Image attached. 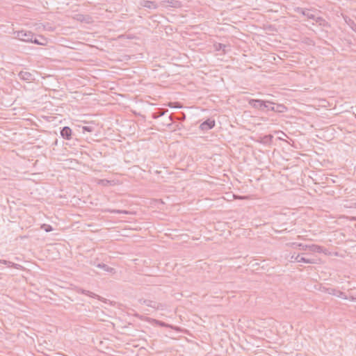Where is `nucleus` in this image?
<instances>
[{"label":"nucleus","mask_w":356,"mask_h":356,"mask_svg":"<svg viewBox=\"0 0 356 356\" xmlns=\"http://www.w3.org/2000/svg\"><path fill=\"white\" fill-rule=\"evenodd\" d=\"M293 246L295 248H298L300 250H309L314 252H318L321 253L323 250V248L322 246L312 244V245H305L303 243H293Z\"/></svg>","instance_id":"obj_1"},{"label":"nucleus","mask_w":356,"mask_h":356,"mask_svg":"<svg viewBox=\"0 0 356 356\" xmlns=\"http://www.w3.org/2000/svg\"><path fill=\"white\" fill-rule=\"evenodd\" d=\"M14 34L16 39L26 42H30L34 37V34L31 31L24 30L15 31Z\"/></svg>","instance_id":"obj_2"},{"label":"nucleus","mask_w":356,"mask_h":356,"mask_svg":"<svg viewBox=\"0 0 356 356\" xmlns=\"http://www.w3.org/2000/svg\"><path fill=\"white\" fill-rule=\"evenodd\" d=\"M303 254H305L304 253L297 254L296 253L293 254L291 257V261H296L298 263L302 262V263L311 264L316 263L315 259L306 258V257H303Z\"/></svg>","instance_id":"obj_3"},{"label":"nucleus","mask_w":356,"mask_h":356,"mask_svg":"<svg viewBox=\"0 0 356 356\" xmlns=\"http://www.w3.org/2000/svg\"><path fill=\"white\" fill-rule=\"evenodd\" d=\"M248 104L252 108L259 110L264 111L266 106V100L260 99H250L248 100Z\"/></svg>","instance_id":"obj_4"},{"label":"nucleus","mask_w":356,"mask_h":356,"mask_svg":"<svg viewBox=\"0 0 356 356\" xmlns=\"http://www.w3.org/2000/svg\"><path fill=\"white\" fill-rule=\"evenodd\" d=\"M325 291L330 295L335 296L344 300L348 299V296H346V293L344 292L339 291L337 289L327 288L325 289Z\"/></svg>","instance_id":"obj_5"},{"label":"nucleus","mask_w":356,"mask_h":356,"mask_svg":"<svg viewBox=\"0 0 356 356\" xmlns=\"http://www.w3.org/2000/svg\"><path fill=\"white\" fill-rule=\"evenodd\" d=\"M139 302L141 304H144L147 305V307H150L152 308L156 309H160L163 308V305L161 303H159L157 302L146 300V299H140Z\"/></svg>","instance_id":"obj_6"},{"label":"nucleus","mask_w":356,"mask_h":356,"mask_svg":"<svg viewBox=\"0 0 356 356\" xmlns=\"http://www.w3.org/2000/svg\"><path fill=\"white\" fill-rule=\"evenodd\" d=\"M18 76L20 79L27 82H31L35 80L33 74L26 71H20L18 74Z\"/></svg>","instance_id":"obj_7"},{"label":"nucleus","mask_w":356,"mask_h":356,"mask_svg":"<svg viewBox=\"0 0 356 356\" xmlns=\"http://www.w3.org/2000/svg\"><path fill=\"white\" fill-rule=\"evenodd\" d=\"M214 126L215 120L211 119H207V120L201 123V124L200 125V129L202 131H208L213 128Z\"/></svg>","instance_id":"obj_8"},{"label":"nucleus","mask_w":356,"mask_h":356,"mask_svg":"<svg viewBox=\"0 0 356 356\" xmlns=\"http://www.w3.org/2000/svg\"><path fill=\"white\" fill-rule=\"evenodd\" d=\"M294 11L301 13L302 15L306 16L309 19H315V15L312 13L309 9H304L300 7H296Z\"/></svg>","instance_id":"obj_9"},{"label":"nucleus","mask_w":356,"mask_h":356,"mask_svg":"<svg viewBox=\"0 0 356 356\" xmlns=\"http://www.w3.org/2000/svg\"><path fill=\"white\" fill-rule=\"evenodd\" d=\"M161 4L165 8H179L181 6V2L176 0L162 1Z\"/></svg>","instance_id":"obj_10"},{"label":"nucleus","mask_w":356,"mask_h":356,"mask_svg":"<svg viewBox=\"0 0 356 356\" xmlns=\"http://www.w3.org/2000/svg\"><path fill=\"white\" fill-rule=\"evenodd\" d=\"M60 134L63 139L70 140L72 138V131L69 127L65 126L61 129Z\"/></svg>","instance_id":"obj_11"},{"label":"nucleus","mask_w":356,"mask_h":356,"mask_svg":"<svg viewBox=\"0 0 356 356\" xmlns=\"http://www.w3.org/2000/svg\"><path fill=\"white\" fill-rule=\"evenodd\" d=\"M140 6L148 9H156L158 8L157 4L154 1L143 0L140 2Z\"/></svg>","instance_id":"obj_12"},{"label":"nucleus","mask_w":356,"mask_h":356,"mask_svg":"<svg viewBox=\"0 0 356 356\" xmlns=\"http://www.w3.org/2000/svg\"><path fill=\"white\" fill-rule=\"evenodd\" d=\"M270 111L275 113H281L286 112L287 111V108L284 104L275 103V105H273V107L270 108Z\"/></svg>","instance_id":"obj_13"},{"label":"nucleus","mask_w":356,"mask_h":356,"mask_svg":"<svg viewBox=\"0 0 356 356\" xmlns=\"http://www.w3.org/2000/svg\"><path fill=\"white\" fill-rule=\"evenodd\" d=\"M40 40H39L34 36L30 42L42 46L46 45L47 43V39L42 36H40Z\"/></svg>","instance_id":"obj_14"},{"label":"nucleus","mask_w":356,"mask_h":356,"mask_svg":"<svg viewBox=\"0 0 356 356\" xmlns=\"http://www.w3.org/2000/svg\"><path fill=\"white\" fill-rule=\"evenodd\" d=\"M168 111V109L164 110L163 108H159L156 111H155L152 113V118L154 119H157V118L164 115L165 114V113H167Z\"/></svg>","instance_id":"obj_15"},{"label":"nucleus","mask_w":356,"mask_h":356,"mask_svg":"<svg viewBox=\"0 0 356 356\" xmlns=\"http://www.w3.org/2000/svg\"><path fill=\"white\" fill-rule=\"evenodd\" d=\"M97 267L102 268L104 270L108 272V273H115V269L113 268H111L105 264H98L97 265Z\"/></svg>","instance_id":"obj_16"},{"label":"nucleus","mask_w":356,"mask_h":356,"mask_svg":"<svg viewBox=\"0 0 356 356\" xmlns=\"http://www.w3.org/2000/svg\"><path fill=\"white\" fill-rule=\"evenodd\" d=\"M77 292L78 293H83V294H85L86 296H88L91 298H99V296L94 293L93 292H91L90 291H87V290H85V289H79L77 290Z\"/></svg>","instance_id":"obj_17"},{"label":"nucleus","mask_w":356,"mask_h":356,"mask_svg":"<svg viewBox=\"0 0 356 356\" xmlns=\"http://www.w3.org/2000/svg\"><path fill=\"white\" fill-rule=\"evenodd\" d=\"M214 48L216 51H223L225 53V48L227 47V45L222 43H216L214 44Z\"/></svg>","instance_id":"obj_18"},{"label":"nucleus","mask_w":356,"mask_h":356,"mask_svg":"<svg viewBox=\"0 0 356 356\" xmlns=\"http://www.w3.org/2000/svg\"><path fill=\"white\" fill-rule=\"evenodd\" d=\"M346 296H348L347 300H350L351 301H356V296H353V291L352 289L348 291V293H346Z\"/></svg>","instance_id":"obj_19"},{"label":"nucleus","mask_w":356,"mask_h":356,"mask_svg":"<svg viewBox=\"0 0 356 356\" xmlns=\"http://www.w3.org/2000/svg\"><path fill=\"white\" fill-rule=\"evenodd\" d=\"M41 228L42 229H44L46 232H50L51 231H53V227L51 225H47V224H43L42 226H41Z\"/></svg>","instance_id":"obj_20"},{"label":"nucleus","mask_w":356,"mask_h":356,"mask_svg":"<svg viewBox=\"0 0 356 356\" xmlns=\"http://www.w3.org/2000/svg\"><path fill=\"white\" fill-rule=\"evenodd\" d=\"M266 106H265V109L268 111H270V108L273 107V105H275V103L273 102H271V101H269V100H266Z\"/></svg>","instance_id":"obj_21"},{"label":"nucleus","mask_w":356,"mask_h":356,"mask_svg":"<svg viewBox=\"0 0 356 356\" xmlns=\"http://www.w3.org/2000/svg\"><path fill=\"white\" fill-rule=\"evenodd\" d=\"M154 321L156 325H159L161 327H169V325L167 323H165V322L160 321L159 320H154Z\"/></svg>","instance_id":"obj_22"},{"label":"nucleus","mask_w":356,"mask_h":356,"mask_svg":"<svg viewBox=\"0 0 356 356\" xmlns=\"http://www.w3.org/2000/svg\"><path fill=\"white\" fill-rule=\"evenodd\" d=\"M94 130V127L92 126H84L83 127V131H87V132H92Z\"/></svg>","instance_id":"obj_23"},{"label":"nucleus","mask_w":356,"mask_h":356,"mask_svg":"<svg viewBox=\"0 0 356 356\" xmlns=\"http://www.w3.org/2000/svg\"><path fill=\"white\" fill-rule=\"evenodd\" d=\"M316 21V23H318L320 25H322L323 22H325V20L321 17H316L315 19H313Z\"/></svg>","instance_id":"obj_24"},{"label":"nucleus","mask_w":356,"mask_h":356,"mask_svg":"<svg viewBox=\"0 0 356 356\" xmlns=\"http://www.w3.org/2000/svg\"><path fill=\"white\" fill-rule=\"evenodd\" d=\"M0 264H5L7 265L8 267H10L12 262L4 259H0Z\"/></svg>","instance_id":"obj_25"},{"label":"nucleus","mask_w":356,"mask_h":356,"mask_svg":"<svg viewBox=\"0 0 356 356\" xmlns=\"http://www.w3.org/2000/svg\"><path fill=\"white\" fill-rule=\"evenodd\" d=\"M111 213H127V211H122V210H112V211H109Z\"/></svg>","instance_id":"obj_26"},{"label":"nucleus","mask_w":356,"mask_h":356,"mask_svg":"<svg viewBox=\"0 0 356 356\" xmlns=\"http://www.w3.org/2000/svg\"><path fill=\"white\" fill-rule=\"evenodd\" d=\"M172 120H173L172 115H170L168 117V122H166V125H167L168 127L171 126Z\"/></svg>","instance_id":"obj_27"},{"label":"nucleus","mask_w":356,"mask_h":356,"mask_svg":"<svg viewBox=\"0 0 356 356\" xmlns=\"http://www.w3.org/2000/svg\"><path fill=\"white\" fill-rule=\"evenodd\" d=\"M10 267H13L16 269H20L22 268V266L20 264H15V263L12 262Z\"/></svg>","instance_id":"obj_28"},{"label":"nucleus","mask_w":356,"mask_h":356,"mask_svg":"<svg viewBox=\"0 0 356 356\" xmlns=\"http://www.w3.org/2000/svg\"><path fill=\"white\" fill-rule=\"evenodd\" d=\"M248 197H245V196H240L238 197V199H247Z\"/></svg>","instance_id":"obj_29"},{"label":"nucleus","mask_w":356,"mask_h":356,"mask_svg":"<svg viewBox=\"0 0 356 356\" xmlns=\"http://www.w3.org/2000/svg\"><path fill=\"white\" fill-rule=\"evenodd\" d=\"M57 143H58V140L57 139H56L55 142H54V145H57Z\"/></svg>","instance_id":"obj_30"},{"label":"nucleus","mask_w":356,"mask_h":356,"mask_svg":"<svg viewBox=\"0 0 356 356\" xmlns=\"http://www.w3.org/2000/svg\"><path fill=\"white\" fill-rule=\"evenodd\" d=\"M353 296H356V293L353 291Z\"/></svg>","instance_id":"obj_31"},{"label":"nucleus","mask_w":356,"mask_h":356,"mask_svg":"<svg viewBox=\"0 0 356 356\" xmlns=\"http://www.w3.org/2000/svg\"><path fill=\"white\" fill-rule=\"evenodd\" d=\"M355 118H356V114L355 115Z\"/></svg>","instance_id":"obj_32"}]
</instances>
